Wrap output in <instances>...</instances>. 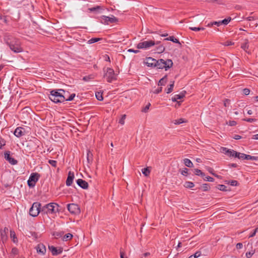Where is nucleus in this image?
<instances>
[{"label": "nucleus", "mask_w": 258, "mask_h": 258, "mask_svg": "<svg viewBox=\"0 0 258 258\" xmlns=\"http://www.w3.org/2000/svg\"><path fill=\"white\" fill-rule=\"evenodd\" d=\"M66 91L63 89H54L50 92L49 99L55 103H61L66 100Z\"/></svg>", "instance_id": "1"}, {"label": "nucleus", "mask_w": 258, "mask_h": 258, "mask_svg": "<svg viewBox=\"0 0 258 258\" xmlns=\"http://www.w3.org/2000/svg\"><path fill=\"white\" fill-rule=\"evenodd\" d=\"M223 151L230 157H234L239 159L247 160H257L258 157L252 156L249 155H246L244 153L237 152L233 150L227 149L226 148H223Z\"/></svg>", "instance_id": "2"}, {"label": "nucleus", "mask_w": 258, "mask_h": 258, "mask_svg": "<svg viewBox=\"0 0 258 258\" xmlns=\"http://www.w3.org/2000/svg\"><path fill=\"white\" fill-rule=\"evenodd\" d=\"M59 206L55 203H50L46 204L41 208V212L43 214H50L59 212Z\"/></svg>", "instance_id": "3"}, {"label": "nucleus", "mask_w": 258, "mask_h": 258, "mask_svg": "<svg viewBox=\"0 0 258 258\" xmlns=\"http://www.w3.org/2000/svg\"><path fill=\"white\" fill-rule=\"evenodd\" d=\"M160 41H157L155 42L152 40L144 41L141 42L137 44V48L138 49H148L151 47L157 45L160 43Z\"/></svg>", "instance_id": "4"}, {"label": "nucleus", "mask_w": 258, "mask_h": 258, "mask_svg": "<svg viewBox=\"0 0 258 258\" xmlns=\"http://www.w3.org/2000/svg\"><path fill=\"white\" fill-rule=\"evenodd\" d=\"M41 204L38 202H35L29 210V214L32 217H36L41 212Z\"/></svg>", "instance_id": "5"}, {"label": "nucleus", "mask_w": 258, "mask_h": 258, "mask_svg": "<svg viewBox=\"0 0 258 258\" xmlns=\"http://www.w3.org/2000/svg\"><path fill=\"white\" fill-rule=\"evenodd\" d=\"M40 177V175L38 173L35 172L31 173L27 181V184L29 187H34L36 183L38 181Z\"/></svg>", "instance_id": "6"}, {"label": "nucleus", "mask_w": 258, "mask_h": 258, "mask_svg": "<svg viewBox=\"0 0 258 258\" xmlns=\"http://www.w3.org/2000/svg\"><path fill=\"white\" fill-rule=\"evenodd\" d=\"M4 40L10 49L15 53H18L22 51V48L20 46V43H15V45L11 43L10 39L8 38H4Z\"/></svg>", "instance_id": "7"}, {"label": "nucleus", "mask_w": 258, "mask_h": 258, "mask_svg": "<svg viewBox=\"0 0 258 258\" xmlns=\"http://www.w3.org/2000/svg\"><path fill=\"white\" fill-rule=\"evenodd\" d=\"M104 76L107 77V81L109 83H111L113 81L117 80L116 75L111 68L107 69V72Z\"/></svg>", "instance_id": "8"}, {"label": "nucleus", "mask_w": 258, "mask_h": 258, "mask_svg": "<svg viewBox=\"0 0 258 258\" xmlns=\"http://www.w3.org/2000/svg\"><path fill=\"white\" fill-rule=\"evenodd\" d=\"M100 21L102 24L108 25L109 24H112L118 22V20L116 18L112 15L111 17L102 16L100 18Z\"/></svg>", "instance_id": "9"}, {"label": "nucleus", "mask_w": 258, "mask_h": 258, "mask_svg": "<svg viewBox=\"0 0 258 258\" xmlns=\"http://www.w3.org/2000/svg\"><path fill=\"white\" fill-rule=\"evenodd\" d=\"M67 208L69 211L73 214H77L80 212V209L79 206L76 204H69L67 205Z\"/></svg>", "instance_id": "10"}, {"label": "nucleus", "mask_w": 258, "mask_h": 258, "mask_svg": "<svg viewBox=\"0 0 258 258\" xmlns=\"http://www.w3.org/2000/svg\"><path fill=\"white\" fill-rule=\"evenodd\" d=\"M231 17H229L227 18H226L222 21H220L218 22L215 21L213 22H211L208 24V26L211 27L214 25H216L218 27H219L221 25H227L228 24L229 22L231 21Z\"/></svg>", "instance_id": "11"}, {"label": "nucleus", "mask_w": 258, "mask_h": 258, "mask_svg": "<svg viewBox=\"0 0 258 258\" xmlns=\"http://www.w3.org/2000/svg\"><path fill=\"white\" fill-rule=\"evenodd\" d=\"M56 38L59 40L64 41H71V37H70L68 33H54Z\"/></svg>", "instance_id": "12"}, {"label": "nucleus", "mask_w": 258, "mask_h": 258, "mask_svg": "<svg viewBox=\"0 0 258 258\" xmlns=\"http://www.w3.org/2000/svg\"><path fill=\"white\" fill-rule=\"evenodd\" d=\"M10 152L8 151L5 152L4 156L5 159L12 165H16L18 163L17 160L11 157Z\"/></svg>", "instance_id": "13"}, {"label": "nucleus", "mask_w": 258, "mask_h": 258, "mask_svg": "<svg viewBox=\"0 0 258 258\" xmlns=\"http://www.w3.org/2000/svg\"><path fill=\"white\" fill-rule=\"evenodd\" d=\"M105 10V7L101 6H97L94 7L90 8L88 9V11L89 12H93L95 14H99L102 12V11Z\"/></svg>", "instance_id": "14"}, {"label": "nucleus", "mask_w": 258, "mask_h": 258, "mask_svg": "<svg viewBox=\"0 0 258 258\" xmlns=\"http://www.w3.org/2000/svg\"><path fill=\"white\" fill-rule=\"evenodd\" d=\"M156 61H157L156 59L149 57L146 58L145 63L149 67L155 68Z\"/></svg>", "instance_id": "15"}, {"label": "nucleus", "mask_w": 258, "mask_h": 258, "mask_svg": "<svg viewBox=\"0 0 258 258\" xmlns=\"http://www.w3.org/2000/svg\"><path fill=\"white\" fill-rule=\"evenodd\" d=\"M48 248L50 251L51 252L52 254L53 255H57L62 252V248L60 247L57 249L56 247L54 246H48Z\"/></svg>", "instance_id": "16"}, {"label": "nucleus", "mask_w": 258, "mask_h": 258, "mask_svg": "<svg viewBox=\"0 0 258 258\" xmlns=\"http://www.w3.org/2000/svg\"><path fill=\"white\" fill-rule=\"evenodd\" d=\"M156 66L155 67H156L157 69H165L166 70V63L165 62V60L163 59H159L158 60H157V61H156Z\"/></svg>", "instance_id": "17"}, {"label": "nucleus", "mask_w": 258, "mask_h": 258, "mask_svg": "<svg viewBox=\"0 0 258 258\" xmlns=\"http://www.w3.org/2000/svg\"><path fill=\"white\" fill-rule=\"evenodd\" d=\"M74 178V173L72 171H69L68 175V177L66 180V185L67 186H71L73 182Z\"/></svg>", "instance_id": "18"}, {"label": "nucleus", "mask_w": 258, "mask_h": 258, "mask_svg": "<svg viewBox=\"0 0 258 258\" xmlns=\"http://www.w3.org/2000/svg\"><path fill=\"white\" fill-rule=\"evenodd\" d=\"M17 137H21L25 135L24 128L21 127H17L14 133Z\"/></svg>", "instance_id": "19"}, {"label": "nucleus", "mask_w": 258, "mask_h": 258, "mask_svg": "<svg viewBox=\"0 0 258 258\" xmlns=\"http://www.w3.org/2000/svg\"><path fill=\"white\" fill-rule=\"evenodd\" d=\"M77 184L83 189H87L88 188V183L85 180L82 179H78L76 181Z\"/></svg>", "instance_id": "20"}, {"label": "nucleus", "mask_w": 258, "mask_h": 258, "mask_svg": "<svg viewBox=\"0 0 258 258\" xmlns=\"http://www.w3.org/2000/svg\"><path fill=\"white\" fill-rule=\"evenodd\" d=\"M36 249L38 253H41L42 254H44L46 252L45 246L43 244H38L36 246Z\"/></svg>", "instance_id": "21"}, {"label": "nucleus", "mask_w": 258, "mask_h": 258, "mask_svg": "<svg viewBox=\"0 0 258 258\" xmlns=\"http://www.w3.org/2000/svg\"><path fill=\"white\" fill-rule=\"evenodd\" d=\"M5 38H8L10 39L11 43H12L13 45H15V43H20V42L19 39L13 37L11 35H6L5 36Z\"/></svg>", "instance_id": "22"}, {"label": "nucleus", "mask_w": 258, "mask_h": 258, "mask_svg": "<svg viewBox=\"0 0 258 258\" xmlns=\"http://www.w3.org/2000/svg\"><path fill=\"white\" fill-rule=\"evenodd\" d=\"M167 81V76L166 75L159 80V81L158 83V86H164L166 84Z\"/></svg>", "instance_id": "23"}, {"label": "nucleus", "mask_w": 258, "mask_h": 258, "mask_svg": "<svg viewBox=\"0 0 258 258\" xmlns=\"http://www.w3.org/2000/svg\"><path fill=\"white\" fill-rule=\"evenodd\" d=\"M164 40H170V41H172L174 43L180 44V42H179L178 39L175 38V37H174L173 36H171L166 38H165V39H164Z\"/></svg>", "instance_id": "24"}, {"label": "nucleus", "mask_w": 258, "mask_h": 258, "mask_svg": "<svg viewBox=\"0 0 258 258\" xmlns=\"http://www.w3.org/2000/svg\"><path fill=\"white\" fill-rule=\"evenodd\" d=\"M165 62L166 63V66H165L166 67V71L172 67L173 62L171 59H168L166 60H165Z\"/></svg>", "instance_id": "25"}, {"label": "nucleus", "mask_w": 258, "mask_h": 258, "mask_svg": "<svg viewBox=\"0 0 258 258\" xmlns=\"http://www.w3.org/2000/svg\"><path fill=\"white\" fill-rule=\"evenodd\" d=\"M183 163L184 165L188 167H192L193 166L192 162L187 158L183 159Z\"/></svg>", "instance_id": "26"}, {"label": "nucleus", "mask_w": 258, "mask_h": 258, "mask_svg": "<svg viewBox=\"0 0 258 258\" xmlns=\"http://www.w3.org/2000/svg\"><path fill=\"white\" fill-rule=\"evenodd\" d=\"M188 29L191 31H198L204 30L205 28L202 27H189Z\"/></svg>", "instance_id": "27"}, {"label": "nucleus", "mask_w": 258, "mask_h": 258, "mask_svg": "<svg viewBox=\"0 0 258 258\" xmlns=\"http://www.w3.org/2000/svg\"><path fill=\"white\" fill-rule=\"evenodd\" d=\"M194 172L196 175L198 176H201L202 177H204L205 176V174L201 170L198 169H195Z\"/></svg>", "instance_id": "28"}, {"label": "nucleus", "mask_w": 258, "mask_h": 258, "mask_svg": "<svg viewBox=\"0 0 258 258\" xmlns=\"http://www.w3.org/2000/svg\"><path fill=\"white\" fill-rule=\"evenodd\" d=\"M73 237V235L71 233H68L64 235L62 238L63 241H68L71 240Z\"/></svg>", "instance_id": "29"}, {"label": "nucleus", "mask_w": 258, "mask_h": 258, "mask_svg": "<svg viewBox=\"0 0 258 258\" xmlns=\"http://www.w3.org/2000/svg\"><path fill=\"white\" fill-rule=\"evenodd\" d=\"M165 50V47L163 45H159L156 47L157 52L158 53H161Z\"/></svg>", "instance_id": "30"}, {"label": "nucleus", "mask_w": 258, "mask_h": 258, "mask_svg": "<svg viewBox=\"0 0 258 258\" xmlns=\"http://www.w3.org/2000/svg\"><path fill=\"white\" fill-rule=\"evenodd\" d=\"M194 186V183L191 181H186L184 184V186L186 188H192Z\"/></svg>", "instance_id": "31"}, {"label": "nucleus", "mask_w": 258, "mask_h": 258, "mask_svg": "<svg viewBox=\"0 0 258 258\" xmlns=\"http://www.w3.org/2000/svg\"><path fill=\"white\" fill-rule=\"evenodd\" d=\"M96 97L99 101H102L103 100V97L102 96V93L100 92H96Z\"/></svg>", "instance_id": "32"}, {"label": "nucleus", "mask_w": 258, "mask_h": 258, "mask_svg": "<svg viewBox=\"0 0 258 258\" xmlns=\"http://www.w3.org/2000/svg\"><path fill=\"white\" fill-rule=\"evenodd\" d=\"M174 85V82L172 81V83L171 84H170L168 88L167 89L166 93L167 94L171 93L173 91Z\"/></svg>", "instance_id": "33"}, {"label": "nucleus", "mask_w": 258, "mask_h": 258, "mask_svg": "<svg viewBox=\"0 0 258 258\" xmlns=\"http://www.w3.org/2000/svg\"><path fill=\"white\" fill-rule=\"evenodd\" d=\"M101 39H102L101 38H92L88 41V43L89 44L94 43L95 42H98Z\"/></svg>", "instance_id": "34"}, {"label": "nucleus", "mask_w": 258, "mask_h": 258, "mask_svg": "<svg viewBox=\"0 0 258 258\" xmlns=\"http://www.w3.org/2000/svg\"><path fill=\"white\" fill-rule=\"evenodd\" d=\"M185 91H182L179 94L175 95V97H176V99H181L185 96Z\"/></svg>", "instance_id": "35"}, {"label": "nucleus", "mask_w": 258, "mask_h": 258, "mask_svg": "<svg viewBox=\"0 0 258 258\" xmlns=\"http://www.w3.org/2000/svg\"><path fill=\"white\" fill-rule=\"evenodd\" d=\"M216 187L221 191H227V187L225 185L223 184H218Z\"/></svg>", "instance_id": "36"}, {"label": "nucleus", "mask_w": 258, "mask_h": 258, "mask_svg": "<svg viewBox=\"0 0 258 258\" xmlns=\"http://www.w3.org/2000/svg\"><path fill=\"white\" fill-rule=\"evenodd\" d=\"M186 122L187 121L184 120L183 118H179L178 119L175 120L174 123L175 124H180L182 123Z\"/></svg>", "instance_id": "37"}, {"label": "nucleus", "mask_w": 258, "mask_h": 258, "mask_svg": "<svg viewBox=\"0 0 258 258\" xmlns=\"http://www.w3.org/2000/svg\"><path fill=\"white\" fill-rule=\"evenodd\" d=\"M142 173L145 176H147L149 175L150 170L149 169L148 167L142 169Z\"/></svg>", "instance_id": "38"}, {"label": "nucleus", "mask_w": 258, "mask_h": 258, "mask_svg": "<svg viewBox=\"0 0 258 258\" xmlns=\"http://www.w3.org/2000/svg\"><path fill=\"white\" fill-rule=\"evenodd\" d=\"M246 42H244V43H242L241 44V47L245 51L247 52V49H248V45H247V43H248V40L246 39L245 40Z\"/></svg>", "instance_id": "39"}, {"label": "nucleus", "mask_w": 258, "mask_h": 258, "mask_svg": "<svg viewBox=\"0 0 258 258\" xmlns=\"http://www.w3.org/2000/svg\"><path fill=\"white\" fill-rule=\"evenodd\" d=\"M63 234V232H55L53 233V235L56 238H58L61 237Z\"/></svg>", "instance_id": "40"}, {"label": "nucleus", "mask_w": 258, "mask_h": 258, "mask_svg": "<svg viewBox=\"0 0 258 258\" xmlns=\"http://www.w3.org/2000/svg\"><path fill=\"white\" fill-rule=\"evenodd\" d=\"M94 79L93 75H89L83 77V80L85 81H89Z\"/></svg>", "instance_id": "41"}, {"label": "nucleus", "mask_w": 258, "mask_h": 258, "mask_svg": "<svg viewBox=\"0 0 258 258\" xmlns=\"http://www.w3.org/2000/svg\"><path fill=\"white\" fill-rule=\"evenodd\" d=\"M202 188L204 191H208L210 189V185L207 183H205L202 185Z\"/></svg>", "instance_id": "42"}, {"label": "nucleus", "mask_w": 258, "mask_h": 258, "mask_svg": "<svg viewBox=\"0 0 258 258\" xmlns=\"http://www.w3.org/2000/svg\"><path fill=\"white\" fill-rule=\"evenodd\" d=\"M6 145V141L0 137V149H2L3 147Z\"/></svg>", "instance_id": "43"}, {"label": "nucleus", "mask_w": 258, "mask_h": 258, "mask_svg": "<svg viewBox=\"0 0 258 258\" xmlns=\"http://www.w3.org/2000/svg\"><path fill=\"white\" fill-rule=\"evenodd\" d=\"M227 183L230 184L232 186H237L238 184V182L234 180L229 181L227 182Z\"/></svg>", "instance_id": "44"}, {"label": "nucleus", "mask_w": 258, "mask_h": 258, "mask_svg": "<svg viewBox=\"0 0 258 258\" xmlns=\"http://www.w3.org/2000/svg\"><path fill=\"white\" fill-rule=\"evenodd\" d=\"M76 95L75 93H73L71 95L69 96V97L67 98H66V101H70L74 99V97H75Z\"/></svg>", "instance_id": "45"}, {"label": "nucleus", "mask_w": 258, "mask_h": 258, "mask_svg": "<svg viewBox=\"0 0 258 258\" xmlns=\"http://www.w3.org/2000/svg\"><path fill=\"white\" fill-rule=\"evenodd\" d=\"M48 163L51 165L53 167H55L56 166V165H57V162L55 160H48Z\"/></svg>", "instance_id": "46"}, {"label": "nucleus", "mask_w": 258, "mask_h": 258, "mask_svg": "<svg viewBox=\"0 0 258 258\" xmlns=\"http://www.w3.org/2000/svg\"><path fill=\"white\" fill-rule=\"evenodd\" d=\"M10 236L11 238H13L14 242H15L16 241H15V239H17V237L16 236L15 233L14 231H12V230L10 231Z\"/></svg>", "instance_id": "47"}, {"label": "nucleus", "mask_w": 258, "mask_h": 258, "mask_svg": "<svg viewBox=\"0 0 258 258\" xmlns=\"http://www.w3.org/2000/svg\"><path fill=\"white\" fill-rule=\"evenodd\" d=\"M188 169L184 168L181 171V174L184 176H187L188 174Z\"/></svg>", "instance_id": "48"}, {"label": "nucleus", "mask_w": 258, "mask_h": 258, "mask_svg": "<svg viewBox=\"0 0 258 258\" xmlns=\"http://www.w3.org/2000/svg\"><path fill=\"white\" fill-rule=\"evenodd\" d=\"M254 251L251 250L246 253V256L247 258H250L252 255L254 254Z\"/></svg>", "instance_id": "49"}, {"label": "nucleus", "mask_w": 258, "mask_h": 258, "mask_svg": "<svg viewBox=\"0 0 258 258\" xmlns=\"http://www.w3.org/2000/svg\"><path fill=\"white\" fill-rule=\"evenodd\" d=\"M126 117V115L125 114L122 115L121 118L119 120V123L121 124H123L124 123V119Z\"/></svg>", "instance_id": "50"}, {"label": "nucleus", "mask_w": 258, "mask_h": 258, "mask_svg": "<svg viewBox=\"0 0 258 258\" xmlns=\"http://www.w3.org/2000/svg\"><path fill=\"white\" fill-rule=\"evenodd\" d=\"M243 120L244 121H246L247 122H254L256 120V119L255 118H244Z\"/></svg>", "instance_id": "51"}, {"label": "nucleus", "mask_w": 258, "mask_h": 258, "mask_svg": "<svg viewBox=\"0 0 258 258\" xmlns=\"http://www.w3.org/2000/svg\"><path fill=\"white\" fill-rule=\"evenodd\" d=\"M204 180L205 181H210V182H213L214 181V179L213 177H210L209 176H206L204 178Z\"/></svg>", "instance_id": "52"}, {"label": "nucleus", "mask_w": 258, "mask_h": 258, "mask_svg": "<svg viewBox=\"0 0 258 258\" xmlns=\"http://www.w3.org/2000/svg\"><path fill=\"white\" fill-rule=\"evenodd\" d=\"M151 105L150 103H148L143 109H142V111L143 112H147L149 109V107Z\"/></svg>", "instance_id": "53"}, {"label": "nucleus", "mask_w": 258, "mask_h": 258, "mask_svg": "<svg viewBox=\"0 0 258 258\" xmlns=\"http://www.w3.org/2000/svg\"><path fill=\"white\" fill-rule=\"evenodd\" d=\"M225 46H230L234 44V42L230 41H227L223 43Z\"/></svg>", "instance_id": "54"}, {"label": "nucleus", "mask_w": 258, "mask_h": 258, "mask_svg": "<svg viewBox=\"0 0 258 258\" xmlns=\"http://www.w3.org/2000/svg\"><path fill=\"white\" fill-rule=\"evenodd\" d=\"M230 103V100L229 99H226L224 101V105L225 107L228 106Z\"/></svg>", "instance_id": "55"}, {"label": "nucleus", "mask_w": 258, "mask_h": 258, "mask_svg": "<svg viewBox=\"0 0 258 258\" xmlns=\"http://www.w3.org/2000/svg\"><path fill=\"white\" fill-rule=\"evenodd\" d=\"M201 255V252L200 251H197V252H196V253L194 254H192V256L195 257V258H198V257H199L200 255Z\"/></svg>", "instance_id": "56"}, {"label": "nucleus", "mask_w": 258, "mask_h": 258, "mask_svg": "<svg viewBox=\"0 0 258 258\" xmlns=\"http://www.w3.org/2000/svg\"><path fill=\"white\" fill-rule=\"evenodd\" d=\"M227 123L230 126H234L236 124V122L234 120H229Z\"/></svg>", "instance_id": "57"}, {"label": "nucleus", "mask_w": 258, "mask_h": 258, "mask_svg": "<svg viewBox=\"0 0 258 258\" xmlns=\"http://www.w3.org/2000/svg\"><path fill=\"white\" fill-rule=\"evenodd\" d=\"M243 93L245 95H248L250 93V90L247 88H245L243 90Z\"/></svg>", "instance_id": "58"}, {"label": "nucleus", "mask_w": 258, "mask_h": 258, "mask_svg": "<svg viewBox=\"0 0 258 258\" xmlns=\"http://www.w3.org/2000/svg\"><path fill=\"white\" fill-rule=\"evenodd\" d=\"M172 101L173 102H177V103L178 104V106L180 105L181 101H177V99H176V97H175V96L174 95V97H173L171 99Z\"/></svg>", "instance_id": "59"}, {"label": "nucleus", "mask_w": 258, "mask_h": 258, "mask_svg": "<svg viewBox=\"0 0 258 258\" xmlns=\"http://www.w3.org/2000/svg\"><path fill=\"white\" fill-rule=\"evenodd\" d=\"M162 90V87H160L157 89H156L154 91V93H155V94H158L159 93H160Z\"/></svg>", "instance_id": "60"}, {"label": "nucleus", "mask_w": 258, "mask_h": 258, "mask_svg": "<svg viewBox=\"0 0 258 258\" xmlns=\"http://www.w3.org/2000/svg\"><path fill=\"white\" fill-rule=\"evenodd\" d=\"M242 246L243 244L242 243H238L236 246L237 249H241L242 248Z\"/></svg>", "instance_id": "61"}, {"label": "nucleus", "mask_w": 258, "mask_h": 258, "mask_svg": "<svg viewBox=\"0 0 258 258\" xmlns=\"http://www.w3.org/2000/svg\"><path fill=\"white\" fill-rule=\"evenodd\" d=\"M127 51L134 52L135 53H137L140 52V51L139 50H134L133 49H128Z\"/></svg>", "instance_id": "62"}, {"label": "nucleus", "mask_w": 258, "mask_h": 258, "mask_svg": "<svg viewBox=\"0 0 258 258\" xmlns=\"http://www.w3.org/2000/svg\"><path fill=\"white\" fill-rule=\"evenodd\" d=\"M208 171H209L211 174H212V175H215V173H214V172H213L214 170H213V168H211V167H209V168H208Z\"/></svg>", "instance_id": "63"}, {"label": "nucleus", "mask_w": 258, "mask_h": 258, "mask_svg": "<svg viewBox=\"0 0 258 258\" xmlns=\"http://www.w3.org/2000/svg\"><path fill=\"white\" fill-rule=\"evenodd\" d=\"M12 251L15 254H16L18 253V249L17 248H13L12 250Z\"/></svg>", "instance_id": "64"}]
</instances>
